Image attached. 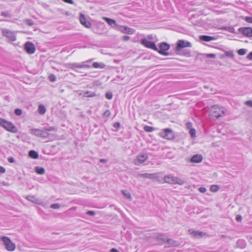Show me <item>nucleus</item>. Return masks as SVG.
I'll return each instance as SVG.
<instances>
[{
	"label": "nucleus",
	"instance_id": "1",
	"mask_svg": "<svg viewBox=\"0 0 252 252\" xmlns=\"http://www.w3.org/2000/svg\"><path fill=\"white\" fill-rule=\"evenodd\" d=\"M226 110L220 106L215 105L211 107L209 115L216 119L221 117L226 114Z\"/></svg>",
	"mask_w": 252,
	"mask_h": 252
},
{
	"label": "nucleus",
	"instance_id": "2",
	"mask_svg": "<svg viewBox=\"0 0 252 252\" xmlns=\"http://www.w3.org/2000/svg\"><path fill=\"white\" fill-rule=\"evenodd\" d=\"M163 180L165 183L170 184H178L182 185L184 183V181L177 177L174 176L173 175L169 174L164 176Z\"/></svg>",
	"mask_w": 252,
	"mask_h": 252
},
{
	"label": "nucleus",
	"instance_id": "3",
	"mask_svg": "<svg viewBox=\"0 0 252 252\" xmlns=\"http://www.w3.org/2000/svg\"><path fill=\"white\" fill-rule=\"evenodd\" d=\"M0 126L11 132L16 133L18 132L17 127L11 122L0 118Z\"/></svg>",
	"mask_w": 252,
	"mask_h": 252
},
{
	"label": "nucleus",
	"instance_id": "4",
	"mask_svg": "<svg viewBox=\"0 0 252 252\" xmlns=\"http://www.w3.org/2000/svg\"><path fill=\"white\" fill-rule=\"evenodd\" d=\"M0 239L3 242L5 249L8 251L13 252L15 250V244L11 241L9 237L6 236H2L0 238Z\"/></svg>",
	"mask_w": 252,
	"mask_h": 252
},
{
	"label": "nucleus",
	"instance_id": "5",
	"mask_svg": "<svg viewBox=\"0 0 252 252\" xmlns=\"http://www.w3.org/2000/svg\"><path fill=\"white\" fill-rule=\"evenodd\" d=\"M30 133L36 136L42 138H47L49 136L50 134L44 130H41L36 128H32L30 129Z\"/></svg>",
	"mask_w": 252,
	"mask_h": 252
},
{
	"label": "nucleus",
	"instance_id": "6",
	"mask_svg": "<svg viewBox=\"0 0 252 252\" xmlns=\"http://www.w3.org/2000/svg\"><path fill=\"white\" fill-rule=\"evenodd\" d=\"M159 135L161 137L168 140L172 139L174 137L173 132L170 128H165L163 129L159 132Z\"/></svg>",
	"mask_w": 252,
	"mask_h": 252
},
{
	"label": "nucleus",
	"instance_id": "7",
	"mask_svg": "<svg viewBox=\"0 0 252 252\" xmlns=\"http://www.w3.org/2000/svg\"><path fill=\"white\" fill-rule=\"evenodd\" d=\"M176 44V50L177 51H180L182 49L186 47H191L192 46L190 42L184 40H178Z\"/></svg>",
	"mask_w": 252,
	"mask_h": 252
},
{
	"label": "nucleus",
	"instance_id": "8",
	"mask_svg": "<svg viewBox=\"0 0 252 252\" xmlns=\"http://www.w3.org/2000/svg\"><path fill=\"white\" fill-rule=\"evenodd\" d=\"M148 158V155L145 153H140L134 160V163L136 165H139L144 162Z\"/></svg>",
	"mask_w": 252,
	"mask_h": 252
},
{
	"label": "nucleus",
	"instance_id": "9",
	"mask_svg": "<svg viewBox=\"0 0 252 252\" xmlns=\"http://www.w3.org/2000/svg\"><path fill=\"white\" fill-rule=\"evenodd\" d=\"M141 44L145 47L153 49L155 51H158V48L156 46L155 43L153 42L150 41L146 38L142 39Z\"/></svg>",
	"mask_w": 252,
	"mask_h": 252
},
{
	"label": "nucleus",
	"instance_id": "10",
	"mask_svg": "<svg viewBox=\"0 0 252 252\" xmlns=\"http://www.w3.org/2000/svg\"><path fill=\"white\" fill-rule=\"evenodd\" d=\"M159 49L157 51L160 54L167 56L168 54L166 52L170 48V45L166 42L161 43L159 46Z\"/></svg>",
	"mask_w": 252,
	"mask_h": 252
},
{
	"label": "nucleus",
	"instance_id": "11",
	"mask_svg": "<svg viewBox=\"0 0 252 252\" xmlns=\"http://www.w3.org/2000/svg\"><path fill=\"white\" fill-rule=\"evenodd\" d=\"M138 177L147 178L151 180L156 179L158 177V173H140L137 175Z\"/></svg>",
	"mask_w": 252,
	"mask_h": 252
},
{
	"label": "nucleus",
	"instance_id": "12",
	"mask_svg": "<svg viewBox=\"0 0 252 252\" xmlns=\"http://www.w3.org/2000/svg\"><path fill=\"white\" fill-rule=\"evenodd\" d=\"M24 48L29 54H33L35 51V46L31 42H27L25 44Z\"/></svg>",
	"mask_w": 252,
	"mask_h": 252
},
{
	"label": "nucleus",
	"instance_id": "13",
	"mask_svg": "<svg viewBox=\"0 0 252 252\" xmlns=\"http://www.w3.org/2000/svg\"><path fill=\"white\" fill-rule=\"evenodd\" d=\"M2 34L3 35L7 37L10 40L14 41L16 40V36L14 33L11 31L5 29L2 30Z\"/></svg>",
	"mask_w": 252,
	"mask_h": 252
},
{
	"label": "nucleus",
	"instance_id": "14",
	"mask_svg": "<svg viewBox=\"0 0 252 252\" xmlns=\"http://www.w3.org/2000/svg\"><path fill=\"white\" fill-rule=\"evenodd\" d=\"M79 20L81 24L84 27H86L87 28H90L91 27V23L86 20L84 14H80Z\"/></svg>",
	"mask_w": 252,
	"mask_h": 252
},
{
	"label": "nucleus",
	"instance_id": "15",
	"mask_svg": "<svg viewBox=\"0 0 252 252\" xmlns=\"http://www.w3.org/2000/svg\"><path fill=\"white\" fill-rule=\"evenodd\" d=\"M239 31L242 32L243 34L247 37L252 36V28L250 27L241 28Z\"/></svg>",
	"mask_w": 252,
	"mask_h": 252
},
{
	"label": "nucleus",
	"instance_id": "16",
	"mask_svg": "<svg viewBox=\"0 0 252 252\" xmlns=\"http://www.w3.org/2000/svg\"><path fill=\"white\" fill-rule=\"evenodd\" d=\"M102 18V19L105 20L107 23V24L112 28H114L116 27H118L119 25H117V22L115 20L105 17H103Z\"/></svg>",
	"mask_w": 252,
	"mask_h": 252
},
{
	"label": "nucleus",
	"instance_id": "17",
	"mask_svg": "<svg viewBox=\"0 0 252 252\" xmlns=\"http://www.w3.org/2000/svg\"><path fill=\"white\" fill-rule=\"evenodd\" d=\"M189 232L191 235L195 238H200L205 234L202 232L194 231L191 229L189 230Z\"/></svg>",
	"mask_w": 252,
	"mask_h": 252
},
{
	"label": "nucleus",
	"instance_id": "18",
	"mask_svg": "<svg viewBox=\"0 0 252 252\" xmlns=\"http://www.w3.org/2000/svg\"><path fill=\"white\" fill-rule=\"evenodd\" d=\"M203 159V157L200 155H194L190 159V161L193 163H199Z\"/></svg>",
	"mask_w": 252,
	"mask_h": 252
},
{
	"label": "nucleus",
	"instance_id": "19",
	"mask_svg": "<svg viewBox=\"0 0 252 252\" xmlns=\"http://www.w3.org/2000/svg\"><path fill=\"white\" fill-rule=\"evenodd\" d=\"M199 39L204 41H210L211 40H214L216 39V38L214 36H208V35H200Z\"/></svg>",
	"mask_w": 252,
	"mask_h": 252
},
{
	"label": "nucleus",
	"instance_id": "20",
	"mask_svg": "<svg viewBox=\"0 0 252 252\" xmlns=\"http://www.w3.org/2000/svg\"><path fill=\"white\" fill-rule=\"evenodd\" d=\"M26 198L34 203L38 204L39 203V200L38 199L36 198L34 196L32 195H29L26 197Z\"/></svg>",
	"mask_w": 252,
	"mask_h": 252
},
{
	"label": "nucleus",
	"instance_id": "21",
	"mask_svg": "<svg viewBox=\"0 0 252 252\" xmlns=\"http://www.w3.org/2000/svg\"><path fill=\"white\" fill-rule=\"evenodd\" d=\"M91 60H89L88 61L81 63V68H90L91 67L90 63L91 62Z\"/></svg>",
	"mask_w": 252,
	"mask_h": 252
},
{
	"label": "nucleus",
	"instance_id": "22",
	"mask_svg": "<svg viewBox=\"0 0 252 252\" xmlns=\"http://www.w3.org/2000/svg\"><path fill=\"white\" fill-rule=\"evenodd\" d=\"M35 172L40 175H43L45 173V169L41 167L36 166L35 167Z\"/></svg>",
	"mask_w": 252,
	"mask_h": 252
},
{
	"label": "nucleus",
	"instance_id": "23",
	"mask_svg": "<svg viewBox=\"0 0 252 252\" xmlns=\"http://www.w3.org/2000/svg\"><path fill=\"white\" fill-rule=\"evenodd\" d=\"M29 156L30 157L34 158L36 159L38 158V153L34 151H31L29 152Z\"/></svg>",
	"mask_w": 252,
	"mask_h": 252
},
{
	"label": "nucleus",
	"instance_id": "24",
	"mask_svg": "<svg viewBox=\"0 0 252 252\" xmlns=\"http://www.w3.org/2000/svg\"><path fill=\"white\" fill-rule=\"evenodd\" d=\"M38 111L40 114H44L46 112V108L43 105H39L38 106Z\"/></svg>",
	"mask_w": 252,
	"mask_h": 252
},
{
	"label": "nucleus",
	"instance_id": "25",
	"mask_svg": "<svg viewBox=\"0 0 252 252\" xmlns=\"http://www.w3.org/2000/svg\"><path fill=\"white\" fill-rule=\"evenodd\" d=\"M93 66L94 68H103L105 65L103 63L95 62L93 63Z\"/></svg>",
	"mask_w": 252,
	"mask_h": 252
},
{
	"label": "nucleus",
	"instance_id": "26",
	"mask_svg": "<svg viewBox=\"0 0 252 252\" xmlns=\"http://www.w3.org/2000/svg\"><path fill=\"white\" fill-rule=\"evenodd\" d=\"M122 193L126 198L129 200H131L132 198L131 196V194L129 192H127L126 190H123L122 191Z\"/></svg>",
	"mask_w": 252,
	"mask_h": 252
},
{
	"label": "nucleus",
	"instance_id": "27",
	"mask_svg": "<svg viewBox=\"0 0 252 252\" xmlns=\"http://www.w3.org/2000/svg\"><path fill=\"white\" fill-rule=\"evenodd\" d=\"M69 67L71 69H75V68H81V63H73L69 64Z\"/></svg>",
	"mask_w": 252,
	"mask_h": 252
},
{
	"label": "nucleus",
	"instance_id": "28",
	"mask_svg": "<svg viewBox=\"0 0 252 252\" xmlns=\"http://www.w3.org/2000/svg\"><path fill=\"white\" fill-rule=\"evenodd\" d=\"M96 95L95 93L91 92L89 91H87L85 93L84 96L89 97H93L95 96Z\"/></svg>",
	"mask_w": 252,
	"mask_h": 252
},
{
	"label": "nucleus",
	"instance_id": "29",
	"mask_svg": "<svg viewBox=\"0 0 252 252\" xmlns=\"http://www.w3.org/2000/svg\"><path fill=\"white\" fill-rule=\"evenodd\" d=\"M219 189H220V187L219 186L214 185H212L210 187V190L212 192H217Z\"/></svg>",
	"mask_w": 252,
	"mask_h": 252
},
{
	"label": "nucleus",
	"instance_id": "30",
	"mask_svg": "<svg viewBox=\"0 0 252 252\" xmlns=\"http://www.w3.org/2000/svg\"><path fill=\"white\" fill-rule=\"evenodd\" d=\"M144 129L147 132H152L154 130V127L148 126H145Z\"/></svg>",
	"mask_w": 252,
	"mask_h": 252
},
{
	"label": "nucleus",
	"instance_id": "31",
	"mask_svg": "<svg viewBox=\"0 0 252 252\" xmlns=\"http://www.w3.org/2000/svg\"><path fill=\"white\" fill-rule=\"evenodd\" d=\"M237 52L239 55H244L247 53V50L245 49H240Z\"/></svg>",
	"mask_w": 252,
	"mask_h": 252
},
{
	"label": "nucleus",
	"instance_id": "32",
	"mask_svg": "<svg viewBox=\"0 0 252 252\" xmlns=\"http://www.w3.org/2000/svg\"><path fill=\"white\" fill-rule=\"evenodd\" d=\"M189 132L192 138H194L195 137L196 132L194 128H190V129H189Z\"/></svg>",
	"mask_w": 252,
	"mask_h": 252
},
{
	"label": "nucleus",
	"instance_id": "33",
	"mask_svg": "<svg viewBox=\"0 0 252 252\" xmlns=\"http://www.w3.org/2000/svg\"><path fill=\"white\" fill-rule=\"evenodd\" d=\"M49 79L51 82H55L56 80V77L55 75L53 74H50L49 76Z\"/></svg>",
	"mask_w": 252,
	"mask_h": 252
},
{
	"label": "nucleus",
	"instance_id": "34",
	"mask_svg": "<svg viewBox=\"0 0 252 252\" xmlns=\"http://www.w3.org/2000/svg\"><path fill=\"white\" fill-rule=\"evenodd\" d=\"M60 204H59V203H54V204H52L51 206H50V207L52 208V209H59L60 208Z\"/></svg>",
	"mask_w": 252,
	"mask_h": 252
},
{
	"label": "nucleus",
	"instance_id": "35",
	"mask_svg": "<svg viewBox=\"0 0 252 252\" xmlns=\"http://www.w3.org/2000/svg\"><path fill=\"white\" fill-rule=\"evenodd\" d=\"M0 15L4 17H10L11 16L8 12H1Z\"/></svg>",
	"mask_w": 252,
	"mask_h": 252
},
{
	"label": "nucleus",
	"instance_id": "36",
	"mask_svg": "<svg viewBox=\"0 0 252 252\" xmlns=\"http://www.w3.org/2000/svg\"><path fill=\"white\" fill-rule=\"evenodd\" d=\"M125 31H124V33H126L128 34H132L133 33V30L127 27V28H125Z\"/></svg>",
	"mask_w": 252,
	"mask_h": 252
},
{
	"label": "nucleus",
	"instance_id": "37",
	"mask_svg": "<svg viewBox=\"0 0 252 252\" xmlns=\"http://www.w3.org/2000/svg\"><path fill=\"white\" fill-rule=\"evenodd\" d=\"M15 114L17 116H20L22 113V110L19 108H17L14 111Z\"/></svg>",
	"mask_w": 252,
	"mask_h": 252
},
{
	"label": "nucleus",
	"instance_id": "38",
	"mask_svg": "<svg viewBox=\"0 0 252 252\" xmlns=\"http://www.w3.org/2000/svg\"><path fill=\"white\" fill-rule=\"evenodd\" d=\"M25 23L29 26H32L33 24V22L31 19L26 20Z\"/></svg>",
	"mask_w": 252,
	"mask_h": 252
},
{
	"label": "nucleus",
	"instance_id": "39",
	"mask_svg": "<svg viewBox=\"0 0 252 252\" xmlns=\"http://www.w3.org/2000/svg\"><path fill=\"white\" fill-rule=\"evenodd\" d=\"M206 57L207 58H215L216 55L215 54H207L205 55Z\"/></svg>",
	"mask_w": 252,
	"mask_h": 252
},
{
	"label": "nucleus",
	"instance_id": "40",
	"mask_svg": "<svg viewBox=\"0 0 252 252\" xmlns=\"http://www.w3.org/2000/svg\"><path fill=\"white\" fill-rule=\"evenodd\" d=\"M245 20L250 23H252V17H245L244 18Z\"/></svg>",
	"mask_w": 252,
	"mask_h": 252
},
{
	"label": "nucleus",
	"instance_id": "41",
	"mask_svg": "<svg viewBox=\"0 0 252 252\" xmlns=\"http://www.w3.org/2000/svg\"><path fill=\"white\" fill-rule=\"evenodd\" d=\"M54 129H55V128H54V127H53V126H49V127L44 128V130L47 131V132L48 131L54 130Z\"/></svg>",
	"mask_w": 252,
	"mask_h": 252
},
{
	"label": "nucleus",
	"instance_id": "42",
	"mask_svg": "<svg viewBox=\"0 0 252 252\" xmlns=\"http://www.w3.org/2000/svg\"><path fill=\"white\" fill-rule=\"evenodd\" d=\"M125 28H127V27H125V26H119L118 27V29H119L120 31H121L122 32H124V31H125Z\"/></svg>",
	"mask_w": 252,
	"mask_h": 252
},
{
	"label": "nucleus",
	"instance_id": "43",
	"mask_svg": "<svg viewBox=\"0 0 252 252\" xmlns=\"http://www.w3.org/2000/svg\"><path fill=\"white\" fill-rule=\"evenodd\" d=\"M245 104L251 107H252V100H248L245 102Z\"/></svg>",
	"mask_w": 252,
	"mask_h": 252
},
{
	"label": "nucleus",
	"instance_id": "44",
	"mask_svg": "<svg viewBox=\"0 0 252 252\" xmlns=\"http://www.w3.org/2000/svg\"><path fill=\"white\" fill-rule=\"evenodd\" d=\"M186 127L188 129H190L192 128V124L190 122H188L186 123Z\"/></svg>",
	"mask_w": 252,
	"mask_h": 252
},
{
	"label": "nucleus",
	"instance_id": "45",
	"mask_svg": "<svg viewBox=\"0 0 252 252\" xmlns=\"http://www.w3.org/2000/svg\"><path fill=\"white\" fill-rule=\"evenodd\" d=\"M226 56L233 57L234 54L232 52H227L225 53Z\"/></svg>",
	"mask_w": 252,
	"mask_h": 252
},
{
	"label": "nucleus",
	"instance_id": "46",
	"mask_svg": "<svg viewBox=\"0 0 252 252\" xmlns=\"http://www.w3.org/2000/svg\"><path fill=\"white\" fill-rule=\"evenodd\" d=\"M163 237H164V235H163L162 234H158L157 235V238L158 239H161L162 240H164Z\"/></svg>",
	"mask_w": 252,
	"mask_h": 252
},
{
	"label": "nucleus",
	"instance_id": "47",
	"mask_svg": "<svg viewBox=\"0 0 252 252\" xmlns=\"http://www.w3.org/2000/svg\"><path fill=\"white\" fill-rule=\"evenodd\" d=\"M112 94L111 93H107L105 94V96L108 99H111L112 98Z\"/></svg>",
	"mask_w": 252,
	"mask_h": 252
},
{
	"label": "nucleus",
	"instance_id": "48",
	"mask_svg": "<svg viewBox=\"0 0 252 252\" xmlns=\"http://www.w3.org/2000/svg\"><path fill=\"white\" fill-rule=\"evenodd\" d=\"M86 214L90 216H94L95 213L93 211H88V212H87Z\"/></svg>",
	"mask_w": 252,
	"mask_h": 252
},
{
	"label": "nucleus",
	"instance_id": "49",
	"mask_svg": "<svg viewBox=\"0 0 252 252\" xmlns=\"http://www.w3.org/2000/svg\"><path fill=\"white\" fill-rule=\"evenodd\" d=\"M110 115V112L109 111V110H107L104 113H103V116H105L106 117H109Z\"/></svg>",
	"mask_w": 252,
	"mask_h": 252
},
{
	"label": "nucleus",
	"instance_id": "50",
	"mask_svg": "<svg viewBox=\"0 0 252 252\" xmlns=\"http://www.w3.org/2000/svg\"><path fill=\"white\" fill-rule=\"evenodd\" d=\"M199 190L201 193H204L206 191V189L204 187H200L199 188Z\"/></svg>",
	"mask_w": 252,
	"mask_h": 252
},
{
	"label": "nucleus",
	"instance_id": "51",
	"mask_svg": "<svg viewBox=\"0 0 252 252\" xmlns=\"http://www.w3.org/2000/svg\"><path fill=\"white\" fill-rule=\"evenodd\" d=\"M7 160L10 163H13L15 161V159H14V158H13L12 157H9L8 158Z\"/></svg>",
	"mask_w": 252,
	"mask_h": 252
},
{
	"label": "nucleus",
	"instance_id": "52",
	"mask_svg": "<svg viewBox=\"0 0 252 252\" xmlns=\"http://www.w3.org/2000/svg\"><path fill=\"white\" fill-rule=\"evenodd\" d=\"M5 172V168L2 166H0V173H4Z\"/></svg>",
	"mask_w": 252,
	"mask_h": 252
},
{
	"label": "nucleus",
	"instance_id": "53",
	"mask_svg": "<svg viewBox=\"0 0 252 252\" xmlns=\"http://www.w3.org/2000/svg\"><path fill=\"white\" fill-rule=\"evenodd\" d=\"M129 36L127 35H125L123 37V40L124 41H127L129 39Z\"/></svg>",
	"mask_w": 252,
	"mask_h": 252
},
{
	"label": "nucleus",
	"instance_id": "54",
	"mask_svg": "<svg viewBox=\"0 0 252 252\" xmlns=\"http://www.w3.org/2000/svg\"><path fill=\"white\" fill-rule=\"evenodd\" d=\"M236 220L237 221H240L242 220V217L240 215H237L236 217Z\"/></svg>",
	"mask_w": 252,
	"mask_h": 252
},
{
	"label": "nucleus",
	"instance_id": "55",
	"mask_svg": "<svg viewBox=\"0 0 252 252\" xmlns=\"http://www.w3.org/2000/svg\"><path fill=\"white\" fill-rule=\"evenodd\" d=\"M247 58L250 60H252V52H250L247 56Z\"/></svg>",
	"mask_w": 252,
	"mask_h": 252
},
{
	"label": "nucleus",
	"instance_id": "56",
	"mask_svg": "<svg viewBox=\"0 0 252 252\" xmlns=\"http://www.w3.org/2000/svg\"><path fill=\"white\" fill-rule=\"evenodd\" d=\"M65 2L70 3V4H73V1L72 0H63Z\"/></svg>",
	"mask_w": 252,
	"mask_h": 252
},
{
	"label": "nucleus",
	"instance_id": "57",
	"mask_svg": "<svg viewBox=\"0 0 252 252\" xmlns=\"http://www.w3.org/2000/svg\"><path fill=\"white\" fill-rule=\"evenodd\" d=\"M120 125L119 123H116L114 124V127H115L118 128L120 127Z\"/></svg>",
	"mask_w": 252,
	"mask_h": 252
},
{
	"label": "nucleus",
	"instance_id": "58",
	"mask_svg": "<svg viewBox=\"0 0 252 252\" xmlns=\"http://www.w3.org/2000/svg\"><path fill=\"white\" fill-rule=\"evenodd\" d=\"M100 162L102 163H106L107 162V160L105 159H100Z\"/></svg>",
	"mask_w": 252,
	"mask_h": 252
},
{
	"label": "nucleus",
	"instance_id": "59",
	"mask_svg": "<svg viewBox=\"0 0 252 252\" xmlns=\"http://www.w3.org/2000/svg\"><path fill=\"white\" fill-rule=\"evenodd\" d=\"M111 252H119L117 249L113 248L111 250Z\"/></svg>",
	"mask_w": 252,
	"mask_h": 252
},
{
	"label": "nucleus",
	"instance_id": "60",
	"mask_svg": "<svg viewBox=\"0 0 252 252\" xmlns=\"http://www.w3.org/2000/svg\"><path fill=\"white\" fill-rule=\"evenodd\" d=\"M184 55L188 56H190V53L189 52H187L185 54H184Z\"/></svg>",
	"mask_w": 252,
	"mask_h": 252
},
{
	"label": "nucleus",
	"instance_id": "61",
	"mask_svg": "<svg viewBox=\"0 0 252 252\" xmlns=\"http://www.w3.org/2000/svg\"><path fill=\"white\" fill-rule=\"evenodd\" d=\"M70 210H73V211L75 210H76V207H72V208H71L70 209Z\"/></svg>",
	"mask_w": 252,
	"mask_h": 252
},
{
	"label": "nucleus",
	"instance_id": "62",
	"mask_svg": "<svg viewBox=\"0 0 252 252\" xmlns=\"http://www.w3.org/2000/svg\"><path fill=\"white\" fill-rule=\"evenodd\" d=\"M171 241V240L170 239H168V240H167V242L168 244H172L170 243V241Z\"/></svg>",
	"mask_w": 252,
	"mask_h": 252
},
{
	"label": "nucleus",
	"instance_id": "63",
	"mask_svg": "<svg viewBox=\"0 0 252 252\" xmlns=\"http://www.w3.org/2000/svg\"><path fill=\"white\" fill-rule=\"evenodd\" d=\"M148 38L149 39H152V35H148Z\"/></svg>",
	"mask_w": 252,
	"mask_h": 252
}]
</instances>
